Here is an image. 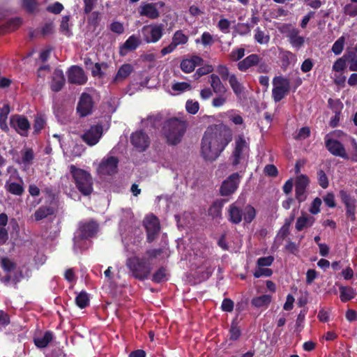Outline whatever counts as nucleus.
I'll return each mask as SVG.
<instances>
[{"instance_id":"864d4df0","label":"nucleus","mask_w":357,"mask_h":357,"mask_svg":"<svg viewBox=\"0 0 357 357\" xmlns=\"http://www.w3.org/2000/svg\"><path fill=\"white\" fill-rule=\"evenodd\" d=\"M344 13L351 17L357 16V3H347L343 8Z\"/></svg>"},{"instance_id":"f03ea898","label":"nucleus","mask_w":357,"mask_h":357,"mask_svg":"<svg viewBox=\"0 0 357 357\" xmlns=\"http://www.w3.org/2000/svg\"><path fill=\"white\" fill-rule=\"evenodd\" d=\"M186 128L187 123L185 121L173 117L164 122L161 133L168 144L176 145L181 142Z\"/></svg>"},{"instance_id":"b1692460","label":"nucleus","mask_w":357,"mask_h":357,"mask_svg":"<svg viewBox=\"0 0 357 357\" xmlns=\"http://www.w3.org/2000/svg\"><path fill=\"white\" fill-rule=\"evenodd\" d=\"M66 79L62 70L55 69L50 83V89L54 92L60 91L64 86Z\"/></svg>"},{"instance_id":"4468645a","label":"nucleus","mask_w":357,"mask_h":357,"mask_svg":"<svg viewBox=\"0 0 357 357\" xmlns=\"http://www.w3.org/2000/svg\"><path fill=\"white\" fill-rule=\"evenodd\" d=\"M130 143L139 152L145 151L150 146L149 136L143 130H137L130 135Z\"/></svg>"},{"instance_id":"680f3d73","label":"nucleus","mask_w":357,"mask_h":357,"mask_svg":"<svg viewBox=\"0 0 357 357\" xmlns=\"http://www.w3.org/2000/svg\"><path fill=\"white\" fill-rule=\"evenodd\" d=\"M321 199L316 197L312 202L309 211L312 215L318 214L320 212V206L321 205Z\"/></svg>"},{"instance_id":"4be33fe9","label":"nucleus","mask_w":357,"mask_h":357,"mask_svg":"<svg viewBox=\"0 0 357 357\" xmlns=\"http://www.w3.org/2000/svg\"><path fill=\"white\" fill-rule=\"evenodd\" d=\"M261 60L262 58L259 54H252L238 61L237 68L241 72H246L250 68L259 64V61Z\"/></svg>"},{"instance_id":"a19ab883","label":"nucleus","mask_w":357,"mask_h":357,"mask_svg":"<svg viewBox=\"0 0 357 357\" xmlns=\"http://www.w3.org/2000/svg\"><path fill=\"white\" fill-rule=\"evenodd\" d=\"M167 268L164 266L160 267L152 275V281L155 283H160L166 280Z\"/></svg>"},{"instance_id":"f8f14e48","label":"nucleus","mask_w":357,"mask_h":357,"mask_svg":"<svg viewBox=\"0 0 357 357\" xmlns=\"http://www.w3.org/2000/svg\"><path fill=\"white\" fill-rule=\"evenodd\" d=\"M144 226L146 233V241L153 242L160 231L159 219L154 215L148 216L144 221Z\"/></svg>"},{"instance_id":"79ce46f5","label":"nucleus","mask_w":357,"mask_h":357,"mask_svg":"<svg viewBox=\"0 0 357 357\" xmlns=\"http://www.w3.org/2000/svg\"><path fill=\"white\" fill-rule=\"evenodd\" d=\"M34 159V153L32 149L26 148L22 151V162L24 165H30Z\"/></svg>"},{"instance_id":"4d7b16f0","label":"nucleus","mask_w":357,"mask_h":357,"mask_svg":"<svg viewBox=\"0 0 357 357\" xmlns=\"http://www.w3.org/2000/svg\"><path fill=\"white\" fill-rule=\"evenodd\" d=\"M273 274V271L268 268L259 267L254 273V277L256 278H261L262 276L270 277Z\"/></svg>"},{"instance_id":"473e14b6","label":"nucleus","mask_w":357,"mask_h":357,"mask_svg":"<svg viewBox=\"0 0 357 357\" xmlns=\"http://www.w3.org/2000/svg\"><path fill=\"white\" fill-rule=\"evenodd\" d=\"M55 213V208L51 206H41L33 213L36 221H40Z\"/></svg>"},{"instance_id":"09e8293b","label":"nucleus","mask_w":357,"mask_h":357,"mask_svg":"<svg viewBox=\"0 0 357 357\" xmlns=\"http://www.w3.org/2000/svg\"><path fill=\"white\" fill-rule=\"evenodd\" d=\"M344 38L341 36L333 45L332 51L335 55H339L342 53L344 49Z\"/></svg>"},{"instance_id":"37998d69","label":"nucleus","mask_w":357,"mask_h":357,"mask_svg":"<svg viewBox=\"0 0 357 357\" xmlns=\"http://www.w3.org/2000/svg\"><path fill=\"white\" fill-rule=\"evenodd\" d=\"M107 63L105 62L102 63H96L92 67H91V74L93 77H102L104 73L102 71V68H107Z\"/></svg>"},{"instance_id":"49530a36","label":"nucleus","mask_w":357,"mask_h":357,"mask_svg":"<svg viewBox=\"0 0 357 357\" xmlns=\"http://www.w3.org/2000/svg\"><path fill=\"white\" fill-rule=\"evenodd\" d=\"M229 332V340L232 341H236L238 340L241 335V331L240 328L238 326L237 324L234 321L231 324V327Z\"/></svg>"},{"instance_id":"c756f323","label":"nucleus","mask_w":357,"mask_h":357,"mask_svg":"<svg viewBox=\"0 0 357 357\" xmlns=\"http://www.w3.org/2000/svg\"><path fill=\"white\" fill-rule=\"evenodd\" d=\"M210 84L213 89V91L216 94H225L227 89L226 86L222 84L220 77L215 74H211L210 75Z\"/></svg>"},{"instance_id":"412c9836","label":"nucleus","mask_w":357,"mask_h":357,"mask_svg":"<svg viewBox=\"0 0 357 357\" xmlns=\"http://www.w3.org/2000/svg\"><path fill=\"white\" fill-rule=\"evenodd\" d=\"M204 60L199 56L193 55L189 59H183L180 63L181 69L185 73L194 71L197 66L203 64Z\"/></svg>"},{"instance_id":"774afa93","label":"nucleus","mask_w":357,"mask_h":357,"mask_svg":"<svg viewBox=\"0 0 357 357\" xmlns=\"http://www.w3.org/2000/svg\"><path fill=\"white\" fill-rule=\"evenodd\" d=\"M234 302L231 299L225 298L221 305V309L224 312H231L234 310Z\"/></svg>"},{"instance_id":"0eeeda50","label":"nucleus","mask_w":357,"mask_h":357,"mask_svg":"<svg viewBox=\"0 0 357 357\" xmlns=\"http://www.w3.org/2000/svg\"><path fill=\"white\" fill-rule=\"evenodd\" d=\"M272 84L273 86L272 98L275 102H278L289 94L291 89L290 81L289 79L279 75L273 77Z\"/></svg>"},{"instance_id":"c03bdc74","label":"nucleus","mask_w":357,"mask_h":357,"mask_svg":"<svg viewBox=\"0 0 357 357\" xmlns=\"http://www.w3.org/2000/svg\"><path fill=\"white\" fill-rule=\"evenodd\" d=\"M245 52L243 47L234 49L229 54V59L232 61H240L245 56Z\"/></svg>"},{"instance_id":"2eb2a0df","label":"nucleus","mask_w":357,"mask_h":357,"mask_svg":"<svg viewBox=\"0 0 357 357\" xmlns=\"http://www.w3.org/2000/svg\"><path fill=\"white\" fill-rule=\"evenodd\" d=\"M325 146L326 149L335 156L340 157L343 159L348 160L349 155L346 152V149L343 144L337 139L329 137L326 135L324 138Z\"/></svg>"},{"instance_id":"8fccbe9b","label":"nucleus","mask_w":357,"mask_h":357,"mask_svg":"<svg viewBox=\"0 0 357 357\" xmlns=\"http://www.w3.org/2000/svg\"><path fill=\"white\" fill-rule=\"evenodd\" d=\"M69 21H70L69 15L63 16L61 22V24H60V31L68 36H69L70 35V31L69 29Z\"/></svg>"},{"instance_id":"6e6552de","label":"nucleus","mask_w":357,"mask_h":357,"mask_svg":"<svg viewBox=\"0 0 357 357\" xmlns=\"http://www.w3.org/2000/svg\"><path fill=\"white\" fill-rule=\"evenodd\" d=\"M248 149L249 145L244 136L243 135H238L235 139L234 149L230 158L231 165L236 167L239 165L241 161L245 158V151Z\"/></svg>"},{"instance_id":"20e7f679","label":"nucleus","mask_w":357,"mask_h":357,"mask_svg":"<svg viewBox=\"0 0 357 357\" xmlns=\"http://www.w3.org/2000/svg\"><path fill=\"white\" fill-rule=\"evenodd\" d=\"M99 225L93 219L87 222H81L77 234L73 238L75 251H82L87 248L86 240L95 236L98 231Z\"/></svg>"},{"instance_id":"a18cd8bd","label":"nucleus","mask_w":357,"mask_h":357,"mask_svg":"<svg viewBox=\"0 0 357 357\" xmlns=\"http://www.w3.org/2000/svg\"><path fill=\"white\" fill-rule=\"evenodd\" d=\"M317 181L319 185L324 189H326L329 185L328 176L323 169L317 171Z\"/></svg>"},{"instance_id":"7c9ffc66","label":"nucleus","mask_w":357,"mask_h":357,"mask_svg":"<svg viewBox=\"0 0 357 357\" xmlns=\"http://www.w3.org/2000/svg\"><path fill=\"white\" fill-rule=\"evenodd\" d=\"M22 23L21 17H15L9 19L5 24L0 26V33H4L17 29Z\"/></svg>"},{"instance_id":"c85d7f7f","label":"nucleus","mask_w":357,"mask_h":357,"mask_svg":"<svg viewBox=\"0 0 357 357\" xmlns=\"http://www.w3.org/2000/svg\"><path fill=\"white\" fill-rule=\"evenodd\" d=\"M229 84L237 98H241L244 94L245 88L238 81L235 74H231L229 77Z\"/></svg>"},{"instance_id":"e433bc0d","label":"nucleus","mask_w":357,"mask_h":357,"mask_svg":"<svg viewBox=\"0 0 357 357\" xmlns=\"http://www.w3.org/2000/svg\"><path fill=\"white\" fill-rule=\"evenodd\" d=\"M340 298L342 302L346 303L355 297L356 293L352 287H341Z\"/></svg>"},{"instance_id":"9d476101","label":"nucleus","mask_w":357,"mask_h":357,"mask_svg":"<svg viewBox=\"0 0 357 357\" xmlns=\"http://www.w3.org/2000/svg\"><path fill=\"white\" fill-rule=\"evenodd\" d=\"M241 176L238 172H234L224 180L220 188V194L221 196H230L233 195L238 189Z\"/></svg>"},{"instance_id":"ea45409f","label":"nucleus","mask_w":357,"mask_h":357,"mask_svg":"<svg viewBox=\"0 0 357 357\" xmlns=\"http://www.w3.org/2000/svg\"><path fill=\"white\" fill-rule=\"evenodd\" d=\"M75 303L80 308L84 309L89 304V298L86 292H80L75 298Z\"/></svg>"},{"instance_id":"39448f33","label":"nucleus","mask_w":357,"mask_h":357,"mask_svg":"<svg viewBox=\"0 0 357 357\" xmlns=\"http://www.w3.org/2000/svg\"><path fill=\"white\" fill-rule=\"evenodd\" d=\"M69 168L73 181L79 192L84 196L90 195L93 190V181L91 174L74 165H71Z\"/></svg>"},{"instance_id":"de8ad7c7","label":"nucleus","mask_w":357,"mask_h":357,"mask_svg":"<svg viewBox=\"0 0 357 357\" xmlns=\"http://www.w3.org/2000/svg\"><path fill=\"white\" fill-rule=\"evenodd\" d=\"M255 39L259 44H266L268 43L270 37L268 35H265L264 32L257 27L255 29Z\"/></svg>"},{"instance_id":"f3484780","label":"nucleus","mask_w":357,"mask_h":357,"mask_svg":"<svg viewBox=\"0 0 357 357\" xmlns=\"http://www.w3.org/2000/svg\"><path fill=\"white\" fill-rule=\"evenodd\" d=\"M10 125L17 133L24 137L27 136L28 131L31 127L27 118L19 114L11 116Z\"/></svg>"},{"instance_id":"f257e3e1","label":"nucleus","mask_w":357,"mask_h":357,"mask_svg":"<svg viewBox=\"0 0 357 357\" xmlns=\"http://www.w3.org/2000/svg\"><path fill=\"white\" fill-rule=\"evenodd\" d=\"M231 129L225 124H213L205 130L201 141L200 153L204 160L214 161L232 141Z\"/></svg>"},{"instance_id":"6e6d98bb","label":"nucleus","mask_w":357,"mask_h":357,"mask_svg":"<svg viewBox=\"0 0 357 357\" xmlns=\"http://www.w3.org/2000/svg\"><path fill=\"white\" fill-rule=\"evenodd\" d=\"M310 135V129L307 126H305L301 128L296 135L294 137V139L296 140H303Z\"/></svg>"},{"instance_id":"f704fd0d","label":"nucleus","mask_w":357,"mask_h":357,"mask_svg":"<svg viewBox=\"0 0 357 357\" xmlns=\"http://www.w3.org/2000/svg\"><path fill=\"white\" fill-rule=\"evenodd\" d=\"M52 332L47 331L44 333L43 337H35L33 339V342L38 348L43 349L48 346L49 343L52 340Z\"/></svg>"},{"instance_id":"603ef678","label":"nucleus","mask_w":357,"mask_h":357,"mask_svg":"<svg viewBox=\"0 0 357 357\" xmlns=\"http://www.w3.org/2000/svg\"><path fill=\"white\" fill-rule=\"evenodd\" d=\"M22 6L29 13H33L37 6L36 0H22Z\"/></svg>"},{"instance_id":"ddd939ff","label":"nucleus","mask_w":357,"mask_h":357,"mask_svg":"<svg viewBox=\"0 0 357 357\" xmlns=\"http://www.w3.org/2000/svg\"><path fill=\"white\" fill-rule=\"evenodd\" d=\"M94 101L92 96L87 93H82L77 105V113L79 117H85L93 112Z\"/></svg>"},{"instance_id":"a211bd4d","label":"nucleus","mask_w":357,"mask_h":357,"mask_svg":"<svg viewBox=\"0 0 357 357\" xmlns=\"http://www.w3.org/2000/svg\"><path fill=\"white\" fill-rule=\"evenodd\" d=\"M309 178L304 174L298 176L295 182V195L296 199L299 203L303 202L306 199V188L309 185Z\"/></svg>"},{"instance_id":"5701e85b","label":"nucleus","mask_w":357,"mask_h":357,"mask_svg":"<svg viewBox=\"0 0 357 357\" xmlns=\"http://www.w3.org/2000/svg\"><path fill=\"white\" fill-rule=\"evenodd\" d=\"M227 202V199H218L215 200L208 209V215L213 219H222V208Z\"/></svg>"},{"instance_id":"2f4dec72","label":"nucleus","mask_w":357,"mask_h":357,"mask_svg":"<svg viewBox=\"0 0 357 357\" xmlns=\"http://www.w3.org/2000/svg\"><path fill=\"white\" fill-rule=\"evenodd\" d=\"M133 71V67L130 63L123 64L118 70L116 75L113 79V82H119L126 79Z\"/></svg>"},{"instance_id":"a878e982","label":"nucleus","mask_w":357,"mask_h":357,"mask_svg":"<svg viewBox=\"0 0 357 357\" xmlns=\"http://www.w3.org/2000/svg\"><path fill=\"white\" fill-rule=\"evenodd\" d=\"M139 45V40L135 35H132L120 47L119 54L121 56H125L128 52L135 50Z\"/></svg>"},{"instance_id":"5fc2aeb1","label":"nucleus","mask_w":357,"mask_h":357,"mask_svg":"<svg viewBox=\"0 0 357 357\" xmlns=\"http://www.w3.org/2000/svg\"><path fill=\"white\" fill-rule=\"evenodd\" d=\"M213 70V68L211 65H206L199 68L194 75L195 79H198L200 77L207 75Z\"/></svg>"},{"instance_id":"58836bf2","label":"nucleus","mask_w":357,"mask_h":357,"mask_svg":"<svg viewBox=\"0 0 357 357\" xmlns=\"http://www.w3.org/2000/svg\"><path fill=\"white\" fill-rule=\"evenodd\" d=\"M188 41V36L184 34L182 30H178L174 33L172 43L177 47L180 45L186 44Z\"/></svg>"},{"instance_id":"69168bd1","label":"nucleus","mask_w":357,"mask_h":357,"mask_svg":"<svg viewBox=\"0 0 357 357\" xmlns=\"http://www.w3.org/2000/svg\"><path fill=\"white\" fill-rule=\"evenodd\" d=\"M201 43L204 47L211 46L214 43L213 36L209 32H204L201 36Z\"/></svg>"},{"instance_id":"7ed1b4c3","label":"nucleus","mask_w":357,"mask_h":357,"mask_svg":"<svg viewBox=\"0 0 357 357\" xmlns=\"http://www.w3.org/2000/svg\"><path fill=\"white\" fill-rule=\"evenodd\" d=\"M126 266L130 275L139 281L148 279L153 269L152 264L145 257H128L126 259Z\"/></svg>"},{"instance_id":"4c0bfd02","label":"nucleus","mask_w":357,"mask_h":357,"mask_svg":"<svg viewBox=\"0 0 357 357\" xmlns=\"http://www.w3.org/2000/svg\"><path fill=\"white\" fill-rule=\"evenodd\" d=\"M88 15L87 22L93 26L94 29H96L100 24L101 20V13L99 11H91V13L86 14Z\"/></svg>"},{"instance_id":"6ab92c4d","label":"nucleus","mask_w":357,"mask_h":357,"mask_svg":"<svg viewBox=\"0 0 357 357\" xmlns=\"http://www.w3.org/2000/svg\"><path fill=\"white\" fill-rule=\"evenodd\" d=\"M119 160L115 156H109L103 159L99 165L98 171L100 174L112 176L117 172Z\"/></svg>"},{"instance_id":"aec40b11","label":"nucleus","mask_w":357,"mask_h":357,"mask_svg":"<svg viewBox=\"0 0 357 357\" xmlns=\"http://www.w3.org/2000/svg\"><path fill=\"white\" fill-rule=\"evenodd\" d=\"M68 82L78 85L84 84L87 81L84 70L78 66H72L68 71Z\"/></svg>"},{"instance_id":"0e129e2a","label":"nucleus","mask_w":357,"mask_h":357,"mask_svg":"<svg viewBox=\"0 0 357 357\" xmlns=\"http://www.w3.org/2000/svg\"><path fill=\"white\" fill-rule=\"evenodd\" d=\"M83 11L84 14H89L97 4V0H83Z\"/></svg>"},{"instance_id":"bf43d9fd","label":"nucleus","mask_w":357,"mask_h":357,"mask_svg":"<svg viewBox=\"0 0 357 357\" xmlns=\"http://www.w3.org/2000/svg\"><path fill=\"white\" fill-rule=\"evenodd\" d=\"M162 252H163V249L162 248H155V249L146 250L145 254H146L147 257H146V258L149 261H151V260L157 258Z\"/></svg>"},{"instance_id":"13d9d810","label":"nucleus","mask_w":357,"mask_h":357,"mask_svg":"<svg viewBox=\"0 0 357 357\" xmlns=\"http://www.w3.org/2000/svg\"><path fill=\"white\" fill-rule=\"evenodd\" d=\"M45 121L42 116H36L34 120L33 129L35 133H39L44 128Z\"/></svg>"},{"instance_id":"393cba45","label":"nucleus","mask_w":357,"mask_h":357,"mask_svg":"<svg viewBox=\"0 0 357 357\" xmlns=\"http://www.w3.org/2000/svg\"><path fill=\"white\" fill-rule=\"evenodd\" d=\"M287 38L291 46L300 50L305 43V38L299 36V30L296 28L290 29L287 33Z\"/></svg>"},{"instance_id":"cd10ccee","label":"nucleus","mask_w":357,"mask_h":357,"mask_svg":"<svg viewBox=\"0 0 357 357\" xmlns=\"http://www.w3.org/2000/svg\"><path fill=\"white\" fill-rule=\"evenodd\" d=\"M139 14L151 20L157 19L160 16V13L153 3H147L142 6Z\"/></svg>"},{"instance_id":"1a4fd4ad","label":"nucleus","mask_w":357,"mask_h":357,"mask_svg":"<svg viewBox=\"0 0 357 357\" xmlns=\"http://www.w3.org/2000/svg\"><path fill=\"white\" fill-rule=\"evenodd\" d=\"M164 26L160 24L145 25L142 28V34L146 43H155L163 36Z\"/></svg>"},{"instance_id":"338daca9","label":"nucleus","mask_w":357,"mask_h":357,"mask_svg":"<svg viewBox=\"0 0 357 357\" xmlns=\"http://www.w3.org/2000/svg\"><path fill=\"white\" fill-rule=\"evenodd\" d=\"M1 266L6 272H10L16 267L15 264L7 257H3L1 259Z\"/></svg>"},{"instance_id":"bb28decb","label":"nucleus","mask_w":357,"mask_h":357,"mask_svg":"<svg viewBox=\"0 0 357 357\" xmlns=\"http://www.w3.org/2000/svg\"><path fill=\"white\" fill-rule=\"evenodd\" d=\"M315 222V218L306 213H302V215L298 217L296 222V229L298 231L303 230L305 228L312 227Z\"/></svg>"},{"instance_id":"052dcab7","label":"nucleus","mask_w":357,"mask_h":357,"mask_svg":"<svg viewBox=\"0 0 357 357\" xmlns=\"http://www.w3.org/2000/svg\"><path fill=\"white\" fill-rule=\"evenodd\" d=\"M172 89L174 91L183 92L186 90L190 89L191 85L189 83L185 82H176L174 84H172Z\"/></svg>"},{"instance_id":"c9c22d12","label":"nucleus","mask_w":357,"mask_h":357,"mask_svg":"<svg viewBox=\"0 0 357 357\" xmlns=\"http://www.w3.org/2000/svg\"><path fill=\"white\" fill-rule=\"evenodd\" d=\"M272 297L268 294H264L259 296L254 297L251 303L256 307H267L271 302Z\"/></svg>"},{"instance_id":"3c124183","label":"nucleus","mask_w":357,"mask_h":357,"mask_svg":"<svg viewBox=\"0 0 357 357\" xmlns=\"http://www.w3.org/2000/svg\"><path fill=\"white\" fill-rule=\"evenodd\" d=\"M185 108L187 112L191 114H195L198 112L199 109V105L197 101H193L192 100H188L186 102Z\"/></svg>"},{"instance_id":"e2e57ef3","label":"nucleus","mask_w":357,"mask_h":357,"mask_svg":"<svg viewBox=\"0 0 357 357\" xmlns=\"http://www.w3.org/2000/svg\"><path fill=\"white\" fill-rule=\"evenodd\" d=\"M274 261L273 256L263 257L257 259V264L259 267L270 266Z\"/></svg>"},{"instance_id":"72a5a7b5","label":"nucleus","mask_w":357,"mask_h":357,"mask_svg":"<svg viewBox=\"0 0 357 357\" xmlns=\"http://www.w3.org/2000/svg\"><path fill=\"white\" fill-rule=\"evenodd\" d=\"M6 191L13 195L22 196L24 192L22 183L6 181L5 184Z\"/></svg>"},{"instance_id":"dca6fc26","label":"nucleus","mask_w":357,"mask_h":357,"mask_svg":"<svg viewBox=\"0 0 357 357\" xmlns=\"http://www.w3.org/2000/svg\"><path fill=\"white\" fill-rule=\"evenodd\" d=\"M103 133L102 124L91 126L82 135V140L89 146L96 145L101 138Z\"/></svg>"},{"instance_id":"9b49d317","label":"nucleus","mask_w":357,"mask_h":357,"mask_svg":"<svg viewBox=\"0 0 357 357\" xmlns=\"http://www.w3.org/2000/svg\"><path fill=\"white\" fill-rule=\"evenodd\" d=\"M339 196L342 202L345 206V215L347 219L352 222L356 220V199L354 196H351L347 191L340 190Z\"/></svg>"},{"instance_id":"423d86ee","label":"nucleus","mask_w":357,"mask_h":357,"mask_svg":"<svg viewBox=\"0 0 357 357\" xmlns=\"http://www.w3.org/2000/svg\"><path fill=\"white\" fill-rule=\"evenodd\" d=\"M255 217L256 211L251 205H247L244 212L237 202L230 204L227 209V220L234 225H238L243 220L246 223H250Z\"/></svg>"}]
</instances>
